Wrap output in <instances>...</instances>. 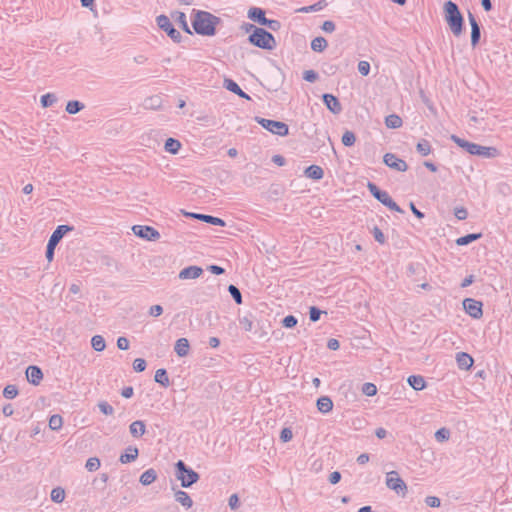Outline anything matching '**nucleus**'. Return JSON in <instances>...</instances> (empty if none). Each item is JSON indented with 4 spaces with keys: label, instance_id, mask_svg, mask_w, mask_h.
Segmentation results:
<instances>
[{
    "label": "nucleus",
    "instance_id": "38",
    "mask_svg": "<svg viewBox=\"0 0 512 512\" xmlns=\"http://www.w3.org/2000/svg\"><path fill=\"white\" fill-rule=\"evenodd\" d=\"M84 104L78 100H70L66 104V112L69 114H77L84 109Z\"/></svg>",
    "mask_w": 512,
    "mask_h": 512
},
{
    "label": "nucleus",
    "instance_id": "37",
    "mask_svg": "<svg viewBox=\"0 0 512 512\" xmlns=\"http://www.w3.org/2000/svg\"><path fill=\"white\" fill-rule=\"evenodd\" d=\"M176 17H175V21L178 23V25L180 26V28L185 32V33H188V34H192V31L190 30V27L188 25V22H187V19H186V15L184 12H180V11H177L175 13Z\"/></svg>",
    "mask_w": 512,
    "mask_h": 512
},
{
    "label": "nucleus",
    "instance_id": "60",
    "mask_svg": "<svg viewBox=\"0 0 512 512\" xmlns=\"http://www.w3.org/2000/svg\"><path fill=\"white\" fill-rule=\"evenodd\" d=\"M454 215L458 220H465L468 217V211L465 207H456Z\"/></svg>",
    "mask_w": 512,
    "mask_h": 512
},
{
    "label": "nucleus",
    "instance_id": "42",
    "mask_svg": "<svg viewBox=\"0 0 512 512\" xmlns=\"http://www.w3.org/2000/svg\"><path fill=\"white\" fill-rule=\"evenodd\" d=\"M91 346L95 351H103L106 347L105 339L101 335H94L91 339Z\"/></svg>",
    "mask_w": 512,
    "mask_h": 512
},
{
    "label": "nucleus",
    "instance_id": "23",
    "mask_svg": "<svg viewBox=\"0 0 512 512\" xmlns=\"http://www.w3.org/2000/svg\"><path fill=\"white\" fill-rule=\"evenodd\" d=\"M139 450L136 446H129L125 453L120 455L119 461L122 464H128L135 461L138 458Z\"/></svg>",
    "mask_w": 512,
    "mask_h": 512
},
{
    "label": "nucleus",
    "instance_id": "26",
    "mask_svg": "<svg viewBox=\"0 0 512 512\" xmlns=\"http://www.w3.org/2000/svg\"><path fill=\"white\" fill-rule=\"evenodd\" d=\"M190 349L189 341L186 338H179L174 346V350L179 357L188 355Z\"/></svg>",
    "mask_w": 512,
    "mask_h": 512
},
{
    "label": "nucleus",
    "instance_id": "49",
    "mask_svg": "<svg viewBox=\"0 0 512 512\" xmlns=\"http://www.w3.org/2000/svg\"><path fill=\"white\" fill-rule=\"evenodd\" d=\"M450 438V430L443 427L435 432V439L438 442L447 441Z\"/></svg>",
    "mask_w": 512,
    "mask_h": 512
},
{
    "label": "nucleus",
    "instance_id": "51",
    "mask_svg": "<svg viewBox=\"0 0 512 512\" xmlns=\"http://www.w3.org/2000/svg\"><path fill=\"white\" fill-rule=\"evenodd\" d=\"M371 233L373 234L375 241H377L379 244H384L386 242V237L379 227L374 226L371 230Z\"/></svg>",
    "mask_w": 512,
    "mask_h": 512
},
{
    "label": "nucleus",
    "instance_id": "3",
    "mask_svg": "<svg viewBox=\"0 0 512 512\" xmlns=\"http://www.w3.org/2000/svg\"><path fill=\"white\" fill-rule=\"evenodd\" d=\"M248 42L263 50H274L277 47V42L273 34L263 27H259L254 33L249 34Z\"/></svg>",
    "mask_w": 512,
    "mask_h": 512
},
{
    "label": "nucleus",
    "instance_id": "25",
    "mask_svg": "<svg viewBox=\"0 0 512 512\" xmlns=\"http://www.w3.org/2000/svg\"><path fill=\"white\" fill-rule=\"evenodd\" d=\"M317 409L323 414H327L333 409V401L329 396H321L317 399Z\"/></svg>",
    "mask_w": 512,
    "mask_h": 512
},
{
    "label": "nucleus",
    "instance_id": "12",
    "mask_svg": "<svg viewBox=\"0 0 512 512\" xmlns=\"http://www.w3.org/2000/svg\"><path fill=\"white\" fill-rule=\"evenodd\" d=\"M468 20L471 26V46L475 48L481 39V25L470 11L468 12Z\"/></svg>",
    "mask_w": 512,
    "mask_h": 512
},
{
    "label": "nucleus",
    "instance_id": "18",
    "mask_svg": "<svg viewBox=\"0 0 512 512\" xmlns=\"http://www.w3.org/2000/svg\"><path fill=\"white\" fill-rule=\"evenodd\" d=\"M223 87L228 91L236 94L240 98L251 100V97L246 92H244L233 79L225 78L223 82Z\"/></svg>",
    "mask_w": 512,
    "mask_h": 512
},
{
    "label": "nucleus",
    "instance_id": "27",
    "mask_svg": "<svg viewBox=\"0 0 512 512\" xmlns=\"http://www.w3.org/2000/svg\"><path fill=\"white\" fill-rule=\"evenodd\" d=\"M304 175L312 180H320L324 176V171L318 165H310L305 169Z\"/></svg>",
    "mask_w": 512,
    "mask_h": 512
},
{
    "label": "nucleus",
    "instance_id": "21",
    "mask_svg": "<svg viewBox=\"0 0 512 512\" xmlns=\"http://www.w3.org/2000/svg\"><path fill=\"white\" fill-rule=\"evenodd\" d=\"M203 269L199 266H188L179 273L180 279H196L201 276Z\"/></svg>",
    "mask_w": 512,
    "mask_h": 512
},
{
    "label": "nucleus",
    "instance_id": "44",
    "mask_svg": "<svg viewBox=\"0 0 512 512\" xmlns=\"http://www.w3.org/2000/svg\"><path fill=\"white\" fill-rule=\"evenodd\" d=\"M57 97L54 93H46L41 96L40 103L43 108H48L56 103Z\"/></svg>",
    "mask_w": 512,
    "mask_h": 512
},
{
    "label": "nucleus",
    "instance_id": "22",
    "mask_svg": "<svg viewBox=\"0 0 512 512\" xmlns=\"http://www.w3.org/2000/svg\"><path fill=\"white\" fill-rule=\"evenodd\" d=\"M239 324L243 330L246 332H253L255 331V317L252 313H247L243 316L239 317Z\"/></svg>",
    "mask_w": 512,
    "mask_h": 512
},
{
    "label": "nucleus",
    "instance_id": "35",
    "mask_svg": "<svg viewBox=\"0 0 512 512\" xmlns=\"http://www.w3.org/2000/svg\"><path fill=\"white\" fill-rule=\"evenodd\" d=\"M403 124L401 117L397 114H390L385 118V125L390 129L400 128Z\"/></svg>",
    "mask_w": 512,
    "mask_h": 512
},
{
    "label": "nucleus",
    "instance_id": "50",
    "mask_svg": "<svg viewBox=\"0 0 512 512\" xmlns=\"http://www.w3.org/2000/svg\"><path fill=\"white\" fill-rule=\"evenodd\" d=\"M362 392L366 396H374L377 394V387L375 384L367 382L364 383L362 386Z\"/></svg>",
    "mask_w": 512,
    "mask_h": 512
},
{
    "label": "nucleus",
    "instance_id": "32",
    "mask_svg": "<svg viewBox=\"0 0 512 512\" xmlns=\"http://www.w3.org/2000/svg\"><path fill=\"white\" fill-rule=\"evenodd\" d=\"M156 479H157L156 471L153 468H150L141 474L139 482L143 486H148V485L152 484Z\"/></svg>",
    "mask_w": 512,
    "mask_h": 512
},
{
    "label": "nucleus",
    "instance_id": "1",
    "mask_svg": "<svg viewBox=\"0 0 512 512\" xmlns=\"http://www.w3.org/2000/svg\"><path fill=\"white\" fill-rule=\"evenodd\" d=\"M222 22L221 18L214 14L193 9L191 13V24L196 34L201 36H214L217 32V26Z\"/></svg>",
    "mask_w": 512,
    "mask_h": 512
},
{
    "label": "nucleus",
    "instance_id": "31",
    "mask_svg": "<svg viewBox=\"0 0 512 512\" xmlns=\"http://www.w3.org/2000/svg\"><path fill=\"white\" fill-rule=\"evenodd\" d=\"M154 380L156 383L161 385L164 388H167L170 386V380L167 373V370L164 368H160L155 372Z\"/></svg>",
    "mask_w": 512,
    "mask_h": 512
},
{
    "label": "nucleus",
    "instance_id": "11",
    "mask_svg": "<svg viewBox=\"0 0 512 512\" xmlns=\"http://www.w3.org/2000/svg\"><path fill=\"white\" fill-rule=\"evenodd\" d=\"M383 162L395 171L405 172L408 169L407 163L393 153H386L383 156Z\"/></svg>",
    "mask_w": 512,
    "mask_h": 512
},
{
    "label": "nucleus",
    "instance_id": "33",
    "mask_svg": "<svg viewBox=\"0 0 512 512\" xmlns=\"http://www.w3.org/2000/svg\"><path fill=\"white\" fill-rule=\"evenodd\" d=\"M482 237V233H470L456 239L458 246L468 245Z\"/></svg>",
    "mask_w": 512,
    "mask_h": 512
},
{
    "label": "nucleus",
    "instance_id": "62",
    "mask_svg": "<svg viewBox=\"0 0 512 512\" xmlns=\"http://www.w3.org/2000/svg\"><path fill=\"white\" fill-rule=\"evenodd\" d=\"M335 23L331 20H326L323 22L321 29L326 33H332L335 30Z\"/></svg>",
    "mask_w": 512,
    "mask_h": 512
},
{
    "label": "nucleus",
    "instance_id": "16",
    "mask_svg": "<svg viewBox=\"0 0 512 512\" xmlns=\"http://www.w3.org/2000/svg\"><path fill=\"white\" fill-rule=\"evenodd\" d=\"M247 17L254 23H257L261 26H263L266 20L268 19L266 17V11L263 8L255 6L249 8L247 12Z\"/></svg>",
    "mask_w": 512,
    "mask_h": 512
},
{
    "label": "nucleus",
    "instance_id": "40",
    "mask_svg": "<svg viewBox=\"0 0 512 512\" xmlns=\"http://www.w3.org/2000/svg\"><path fill=\"white\" fill-rule=\"evenodd\" d=\"M326 5H327V3L325 0H320L313 5L304 6L300 9H298V11L302 12V13L317 12V11L322 10L324 7H326Z\"/></svg>",
    "mask_w": 512,
    "mask_h": 512
},
{
    "label": "nucleus",
    "instance_id": "20",
    "mask_svg": "<svg viewBox=\"0 0 512 512\" xmlns=\"http://www.w3.org/2000/svg\"><path fill=\"white\" fill-rule=\"evenodd\" d=\"M456 362L461 370H469L474 364V359L466 352H458L456 354Z\"/></svg>",
    "mask_w": 512,
    "mask_h": 512
},
{
    "label": "nucleus",
    "instance_id": "14",
    "mask_svg": "<svg viewBox=\"0 0 512 512\" xmlns=\"http://www.w3.org/2000/svg\"><path fill=\"white\" fill-rule=\"evenodd\" d=\"M367 188H368L369 192L371 193V195L376 200H378L381 204H383L384 206L387 204V201H389V199H391L388 192L380 189L375 183H373L371 181H368Z\"/></svg>",
    "mask_w": 512,
    "mask_h": 512
},
{
    "label": "nucleus",
    "instance_id": "43",
    "mask_svg": "<svg viewBox=\"0 0 512 512\" xmlns=\"http://www.w3.org/2000/svg\"><path fill=\"white\" fill-rule=\"evenodd\" d=\"M63 425V418L59 414H54L49 418V427L53 431H58Z\"/></svg>",
    "mask_w": 512,
    "mask_h": 512
},
{
    "label": "nucleus",
    "instance_id": "41",
    "mask_svg": "<svg viewBox=\"0 0 512 512\" xmlns=\"http://www.w3.org/2000/svg\"><path fill=\"white\" fill-rule=\"evenodd\" d=\"M51 500L55 503H62L65 499V490L58 486L52 489L50 494Z\"/></svg>",
    "mask_w": 512,
    "mask_h": 512
},
{
    "label": "nucleus",
    "instance_id": "61",
    "mask_svg": "<svg viewBox=\"0 0 512 512\" xmlns=\"http://www.w3.org/2000/svg\"><path fill=\"white\" fill-rule=\"evenodd\" d=\"M370 64L367 61H360L358 63V71L362 76H367L370 72Z\"/></svg>",
    "mask_w": 512,
    "mask_h": 512
},
{
    "label": "nucleus",
    "instance_id": "53",
    "mask_svg": "<svg viewBox=\"0 0 512 512\" xmlns=\"http://www.w3.org/2000/svg\"><path fill=\"white\" fill-rule=\"evenodd\" d=\"M297 318L294 315H287L282 319V326L285 328H293L297 325Z\"/></svg>",
    "mask_w": 512,
    "mask_h": 512
},
{
    "label": "nucleus",
    "instance_id": "2",
    "mask_svg": "<svg viewBox=\"0 0 512 512\" xmlns=\"http://www.w3.org/2000/svg\"><path fill=\"white\" fill-rule=\"evenodd\" d=\"M444 19L454 36L459 37L464 30V17L458 5L449 0L443 6Z\"/></svg>",
    "mask_w": 512,
    "mask_h": 512
},
{
    "label": "nucleus",
    "instance_id": "46",
    "mask_svg": "<svg viewBox=\"0 0 512 512\" xmlns=\"http://www.w3.org/2000/svg\"><path fill=\"white\" fill-rule=\"evenodd\" d=\"M228 292L230 293L231 297L233 298V300L235 301L236 304H242V302H243L242 294H241L240 290L238 289V287H236L233 284H230L228 286Z\"/></svg>",
    "mask_w": 512,
    "mask_h": 512
},
{
    "label": "nucleus",
    "instance_id": "64",
    "mask_svg": "<svg viewBox=\"0 0 512 512\" xmlns=\"http://www.w3.org/2000/svg\"><path fill=\"white\" fill-rule=\"evenodd\" d=\"M258 28H259L258 26L254 25V24H252V23H248V22H244V23H242V25L240 26V29H241L242 31H244L245 33H249V34L254 33V31H255L256 29H258Z\"/></svg>",
    "mask_w": 512,
    "mask_h": 512
},
{
    "label": "nucleus",
    "instance_id": "39",
    "mask_svg": "<svg viewBox=\"0 0 512 512\" xmlns=\"http://www.w3.org/2000/svg\"><path fill=\"white\" fill-rule=\"evenodd\" d=\"M416 151L421 155V156H427L431 153L432 151V147H431V144L428 140L426 139H421L417 145H416Z\"/></svg>",
    "mask_w": 512,
    "mask_h": 512
},
{
    "label": "nucleus",
    "instance_id": "19",
    "mask_svg": "<svg viewBox=\"0 0 512 512\" xmlns=\"http://www.w3.org/2000/svg\"><path fill=\"white\" fill-rule=\"evenodd\" d=\"M26 377L29 383L38 385L43 379V372L40 367L36 365H30L26 369Z\"/></svg>",
    "mask_w": 512,
    "mask_h": 512
},
{
    "label": "nucleus",
    "instance_id": "63",
    "mask_svg": "<svg viewBox=\"0 0 512 512\" xmlns=\"http://www.w3.org/2000/svg\"><path fill=\"white\" fill-rule=\"evenodd\" d=\"M228 505L229 507L232 509V510H235L239 507L240 505V500H239V497L237 494H232L230 497H229V501H228Z\"/></svg>",
    "mask_w": 512,
    "mask_h": 512
},
{
    "label": "nucleus",
    "instance_id": "55",
    "mask_svg": "<svg viewBox=\"0 0 512 512\" xmlns=\"http://www.w3.org/2000/svg\"><path fill=\"white\" fill-rule=\"evenodd\" d=\"M319 78L318 73L315 70H305L303 72V79L307 82L313 83Z\"/></svg>",
    "mask_w": 512,
    "mask_h": 512
},
{
    "label": "nucleus",
    "instance_id": "52",
    "mask_svg": "<svg viewBox=\"0 0 512 512\" xmlns=\"http://www.w3.org/2000/svg\"><path fill=\"white\" fill-rule=\"evenodd\" d=\"M322 313H325V312L320 310L316 306H311L310 309H309V319H310V321L311 322H317L320 319Z\"/></svg>",
    "mask_w": 512,
    "mask_h": 512
},
{
    "label": "nucleus",
    "instance_id": "30",
    "mask_svg": "<svg viewBox=\"0 0 512 512\" xmlns=\"http://www.w3.org/2000/svg\"><path fill=\"white\" fill-rule=\"evenodd\" d=\"M499 155V151L496 147H488L479 145L478 152H476L475 156H480L483 158H495Z\"/></svg>",
    "mask_w": 512,
    "mask_h": 512
},
{
    "label": "nucleus",
    "instance_id": "54",
    "mask_svg": "<svg viewBox=\"0 0 512 512\" xmlns=\"http://www.w3.org/2000/svg\"><path fill=\"white\" fill-rule=\"evenodd\" d=\"M263 26L267 27L268 29H270L272 31H278L281 29L282 24L279 20L268 18Z\"/></svg>",
    "mask_w": 512,
    "mask_h": 512
},
{
    "label": "nucleus",
    "instance_id": "58",
    "mask_svg": "<svg viewBox=\"0 0 512 512\" xmlns=\"http://www.w3.org/2000/svg\"><path fill=\"white\" fill-rule=\"evenodd\" d=\"M425 504L431 508H437L441 505V500L437 496H427Z\"/></svg>",
    "mask_w": 512,
    "mask_h": 512
},
{
    "label": "nucleus",
    "instance_id": "48",
    "mask_svg": "<svg viewBox=\"0 0 512 512\" xmlns=\"http://www.w3.org/2000/svg\"><path fill=\"white\" fill-rule=\"evenodd\" d=\"M18 395V388L16 385L9 384L3 390V396L7 399H13Z\"/></svg>",
    "mask_w": 512,
    "mask_h": 512
},
{
    "label": "nucleus",
    "instance_id": "36",
    "mask_svg": "<svg viewBox=\"0 0 512 512\" xmlns=\"http://www.w3.org/2000/svg\"><path fill=\"white\" fill-rule=\"evenodd\" d=\"M327 45V40L322 36L315 37L311 41V49L314 52H323L326 49Z\"/></svg>",
    "mask_w": 512,
    "mask_h": 512
},
{
    "label": "nucleus",
    "instance_id": "24",
    "mask_svg": "<svg viewBox=\"0 0 512 512\" xmlns=\"http://www.w3.org/2000/svg\"><path fill=\"white\" fill-rule=\"evenodd\" d=\"M129 432L134 438H140L146 433V425L142 420H136L129 426Z\"/></svg>",
    "mask_w": 512,
    "mask_h": 512
},
{
    "label": "nucleus",
    "instance_id": "45",
    "mask_svg": "<svg viewBox=\"0 0 512 512\" xmlns=\"http://www.w3.org/2000/svg\"><path fill=\"white\" fill-rule=\"evenodd\" d=\"M341 141L344 146L351 147L356 142V136L354 132L346 130L342 135Z\"/></svg>",
    "mask_w": 512,
    "mask_h": 512
},
{
    "label": "nucleus",
    "instance_id": "56",
    "mask_svg": "<svg viewBox=\"0 0 512 512\" xmlns=\"http://www.w3.org/2000/svg\"><path fill=\"white\" fill-rule=\"evenodd\" d=\"M147 363L143 358H136L133 361V369L135 372H143L146 369Z\"/></svg>",
    "mask_w": 512,
    "mask_h": 512
},
{
    "label": "nucleus",
    "instance_id": "17",
    "mask_svg": "<svg viewBox=\"0 0 512 512\" xmlns=\"http://www.w3.org/2000/svg\"><path fill=\"white\" fill-rule=\"evenodd\" d=\"M186 215L211 225L220 227H224L226 225V222L223 219L212 215L200 213H187Z\"/></svg>",
    "mask_w": 512,
    "mask_h": 512
},
{
    "label": "nucleus",
    "instance_id": "15",
    "mask_svg": "<svg viewBox=\"0 0 512 512\" xmlns=\"http://www.w3.org/2000/svg\"><path fill=\"white\" fill-rule=\"evenodd\" d=\"M450 139L455 144H457L460 148L464 149L470 155H475L476 152H478L479 144L469 142L468 140L460 138L459 136H457L455 134L451 135Z\"/></svg>",
    "mask_w": 512,
    "mask_h": 512
},
{
    "label": "nucleus",
    "instance_id": "8",
    "mask_svg": "<svg viewBox=\"0 0 512 512\" xmlns=\"http://www.w3.org/2000/svg\"><path fill=\"white\" fill-rule=\"evenodd\" d=\"M464 311L473 319L483 316V303L473 298H465L462 302Z\"/></svg>",
    "mask_w": 512,
    "mask_h": 512
},
{
    "label": "nucleus",
    "instance_id": "29",
    "mask_svg": "<svg viewBox=\"0 0 512 512\" xmlns=\"http://www.w3.org/2000/svg\"><path fill=\"white\" fill-rule=\"evenodd\" d=\"M407 382L416 391H421L426 388V381L421 375H411L408 377Z\"/></svg>",
    "mask_w": 512,
    "mask_h": 512
},
{
    "label": "nucleus",
    "instance_id": "10",
    "mask_svg": "<svg viewBox=\"0 0 512 512\" xmlns=\"http://www.w3.org/2000/svg\"><path fill=\"white\" fill-rule=\"evenodd\" d=\"M386 485L389 489L395 491L397 494L402 493L404 495L407 491L406 483L403 481V479L400 478L398 472L396 471L387 473Z\"/></svg>",
    "mask_w": 512,
    "mask_h": 512
},
{
    "label": "nucleus",
    "instance_id": "59",
    "mask_svg": "<svg viewBox=\"0 0 512 512\" xmlns=\"http://www.w3.org/2000/svg\"><path fill=\"white\" fill-rule=\"evenodd\" d=\"M293 437L291 428L285 427L280 432V440L284 443L289 442Z\"/></svg>",
    "mask_w": 512,
    "mask_h": 512
},
{
    "label": "nucleus",
    "instance_id": "7",
    "mask_svg": "<svg viewBox=\"0 0 512 512\" xmlns=\"http://www.w3.org/2000/svg\"><path fill=\"white\" fill-rule=\"evenodd\" d=\"M158 27L166 32V34L175 42L180 43L182 39L181 33L173 26L170 19L166 15H159L156 18Z\"/></svg>",
    "mask_w": 512,
    "mask_h": 512
},
{
    "label": "nucleus",
    "instance_id": "47",
    "mask_svg": "<svg viewBox=\"0 0 512 512\" xmlns=\"http://www.w3.org/2000/svg\"><path fill=\"white\" fill-rule=\"evenodd\" d=\"M100 460L99 458L97 457H90L87 461H86V464H85V468L89 471V472H94L96 470H98L100 468Z\"/></svg>",
    "mask_w": 512,
    "mask_h": 512
},
{
    "label": "nucleus",
    "instance_id": "5",
    "mask_svg": "<svg viewBox=\"0 0 512 512\" xmlns=\"http://www.w3.org/2000/svg\"><path fill=\"white\" fill-rule=\"evenodd\" d=\"M74 227L70 225H59L51 234L47 246L45 256L46 259L51 262L54 258L55 248L62 240V238L66 235V233L73 231Z\"/></svg>",
    "mask_w": 512,
    "mask_h": 512
},
{
    "label": "nucleus",
    "instance_id": "6",
    "mask_svg": "<svg viewBox=\"0 0 512 512\" xmlns=\"http://www.w3.org/2000/svg\"><path fill=\"white\" fill-rule=\"evenodd\" d=\"M255 121L262 126L264 129L272 134L284 137L289 134V127L282 121H276L272 119H266L259 116L255 117Z\"/></svg>",
    "mask_w": 512,
    "mask_h": 512
},
{
    "label": "nucleus",
    "instance_id": "57",
    "mask_svg": "<svg viewBox=\"0 0 512 512\" xmlns=\"http://www.w3.org/2000/svg\"><path fill=\"white\" fill-rule=\"evenodd\" d=\"M98 408L105 415H112L114 413V408L106 401L99 402Z\"/></svg>",
    "mask_w": 512,
    "mask_h": 512
},
{
    "label": "nucleus",
    "instance_id": "34",
    "mask_svg": "<svg viewBox=\"0 0 512 512\" xmlns=\"http://www.w3.org/2000/svg\"><path fill=\"white\" fill-rule=\"evenodd\" d=\"M181 146L182 145L179 140L170 137L165 141L164 149L171 154H177L181 149Z\"/></svg>",
    "mask_w": 512,
    "mask_h": 512
},
{
    "label": "nucleus",
    "instance_id": "9",
    "mask_svg": "<svg viewBox=\"0 0 512 512\" xmlns=\"http://www.w3.org/2000/svg\"><path fill=\"white\" fill-rule=\"evenodd\" d=\"M132 231L137 237L147 241H157L160 238V233L152 226L134 225Z\"/></svg>",
    "mask_w": 512,
    "mask_h": 512
},
{
    "label": "nucleus",
    "instance_id": "28",
    "mask_svg": "<svg viewBox=\"0 0 512 512\" xmlns=\"http://www.w3.org/2000/svg\"><path fill=\"white\" fill-rule=\"evenodd\" d=\"M175 500L179 502L185 509H190L193 505L191 497L183 490H176L174 493Z\"/></svg>",
    "mask_w": 512,
    "mask_h": 512
},
{
    "label": "nucleus",
    "instance_id": "13",
    "mask_svg": "<svg viewBox=\"0 0 512 512\" xmlns=\"http://www.w3.org/2000/svg\"><path fill=\"white\" fill-rule=\"evenodd\" d=\"M322 101L326 108L333 114L338 115L342 112V105L339 99L330 93H324L322 95Z\"/></svg>",
    "mask_w": 512,
    "mask_h": 512
},
{
    "label": "nucleus",
    "instance_id": "4",
    "mask_svg": "<svg viewBox=\"0 0 512 512\" xmlns=\"http://www.w3.org/2000/svg\"><path fill=\"white\" fill-rule=\"evenodd\" d=\"M175 476L183 488H190L200 479L199 473L186 465L183 460H178L175 463Z\"/></svg>",
    "mask_w": 512,
    "mask_h": 512
}]
</instances>
